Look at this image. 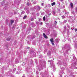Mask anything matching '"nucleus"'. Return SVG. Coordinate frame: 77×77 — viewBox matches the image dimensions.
<instances>
[{"mask_svg": "<svg viewBox=\"0 0 77 77\" xmlns=\"http://www.w3.org/2000/svg\"><path fill=\"white\" fill-rule=\"evenodd\" d=\"M43 35L44 38H46V39H47V38H48V37H47V36L46 35H45V33H43Z\"/></svg>", "mask_w": 77, "mask_h": 77, "instance_id": "1", "label": "nucleus"}, {"mask_svg": "<svg viewBox=\"0 0 77 77\" xmlns=\"http://www.w3.org/2000/svg\"><path fill=\"white\" fill-rule=\"evenodd\" d=\"M70 6L72 9V8H73V3H70Z\"/></svg>", "mask_w": 77, "mask_h": 77, "instance_id": "2", "label": "nucleus"}, {"mask_svg": "<svg viewBox=\"0 0 77 77\" xmlns=\"http://www.w3.org/2000/svg\"><path fill=\"white\" fill-rule=\"evenodd\" d=\"M14 22V20H11V25H12L13 23Z\"/></svg>", "mask_w": 77, "mask_h": 77, "instance_id": "3", "label": "nucleus"}, {"mask_svg": "<svg viewBox=\"0 0 77 77\" xmlns=\"http://www.w3.org/2000/svg\"><path fill=\"white\" fill-rule=\"evenodd\" d=\"M50 41L51 42H54V41L53 40V38H51L50 39Z\"/></svg>", "mask_w": 77, "mask_h": 77, "instance_id": "4", "label": "nucleus"}, {"mask_svg": "<svg viewBox=\"0 0 77 77\" xmlns=\"http://www.w3.org/2000/svg\"><path fill=\"white\" fill-rule=\"evenodd\" d=\"M56 4V3L55 2H54L51 4V5L53 6H54Z\"/></svg>", "mask_w": 77, "mask_h": 77, "instance_id": "5", "label": "nucleus"}, {"mask_svg": "<svg viewBox=\"0 0 77 77\" xmlns=\"http://www.w3.org/2000/svg\"><path fill=\"white\" fill-rule=\"evenodd\" d=\"M10 39H11V38H6L7 41H10Z\"/></svg>", "mask_w": 77, "mask_h": 77, "instance_id": "6", "label": "nucleus"}, {"mask_svg": "<svg viewBox=\"0 0 77 77\" xmlns=\"http://www.w3.org/2000/svg\"><path fill=\"white\" fill-rule=\"evenodd\" d=\"M26 17H27L26 15V16H25L24 17H23V19H25V18H26Z\"/></svg>", "mask_w": 77, "mask_h": 77, "instance_id": "7", "label": "nucleus"}, {"mask_svg": "<svg viewBox=\"0 0 77 77\" xmlns=\"http://www.w3.org/2000/svg\"><path fill=\"white\" fill-rule=\"evenodd\" d=\"M43 19L44 21H45V16H44V17H43Z\"/></svg>", "mask_w": 77, "mask_h": 77, "instance_id": "8", "label": "nucleus"}, {"mask_svg": "<svg viewBox=\"0 0 77 77\" xmlns=\"http://www.w3.org/2000/svg\"><path fill=\"white\" fill-rule=\"evenodd\" d=\"M53 42H52L51 44L53 45H54V43Z\"/></svg>", "mask_w": 77, "mask_h": 77, "instance_id": "9", "label": "nucleus"}, {"mask_svg": "<svg viewBox=\"0 0 77 77\" xmlns=\"http://www.w3.org/2000/svg\"><path fill=\"white\" fill-rule=\"evenodd\" d=\"M54 23L55 24H57V22L56 21H55Z\"/></svg>", "mask_w": 77, "mask_h": 77, "instance_id": "10", "label": "nucleus"}, {"mask_svg": "<svg viewBox=\"0 0 77 77\" xmlns=\"http://www.w3.org/2000/svg\"><path fill=\"white\" fill-rule=\"evenodd\" d=\"M27 5H28V6H29V3L28 2H27Z\"/></svg>", "mask_w": 77, "mask_h": 77, "instance_id": "11", "label": "nucleus"}, {"mask_svg": "<svg viewBox=\"0 0 77 77\" xmlns=\"http://www.w3.org/2000/svg\"><path fill=\"white\" fill-rule=\"evenodd\" d=\"M77 29H75V32H77Z\"/></svg>", "mask_w": 77, "mask_h": 77, "instance_id": "12", "label": "nucleus"}, {"mask_svg": "<svg viewBox=\"0 0 77 77\" xmlns=\"http://www.w3.org/2000/svg\"><path fill=\"white\" fill-rule=\"evenodd\" d=\"M66 20H64V23H66Z\"/></svg>", "mask_w": 77, "mask_h": 77, "instance_id": "13", "label": "nucleus"}, {"mask_svg": "<svg viewBox=\"0 0 77 77\" xmlns=\"http://www.w3.org/2000/svg\"><path fill=\"white\" fill-rule=\"evenodd\" d=\"M40 24H41V25H42V23L41 22Z\"/></svg>", "mask_w": 77, "mask_h": 77, "instance_id": "14", "label": "nucleus"}, {"mask_svg": "<svg viewBox=\"0 0 77 77\" xmlns=\"http://www.w3.org/2000/svg\"><path fill=\"white\" fill-rule=\"evenodd\" d=\"M42 5H44V3H42Z\"/></svg>", "mask_w": 77, "mask_h": 77, "instance_id": "15", "label": "nucleus"}, {"mask_svg": "<svg viewBox=\"0 0 77 77\" xmlns=\"http://www.w3.org/2000/svg\"><path fill=\"white\" fill-rule=\"evenodd\" d=\"M76 11H77V8H76Z\"/></svg>", "mask_w": 77, "mask_h": 77, "instance_id": "16", "label": "nucleus"}, {"mask_svg": "<svg viewBox=\"0 0 77 77\" xmlns=\"http://www.w3.org/2000/svg\"><path fill=\"white\" fill-rule=\"evenodd\" d=\"M28 48H27V49Z\"/></svg>", "mask_w": 77, "mask_h": 77, "instance_id": "17", "label": "nucleus"}, {"mask_svg": "<svg viewBox=\"0 0 77 77\" xmlns=\"http://www.w3.org/2000/svg\"><path fill=\"white\" fill-rule=\"evenodd\" d=\"M63 17H64L65 16H63Z\"/></svg>", "mask_w": 77, "mask_h": 77, "instance_id": "18", "label": "nucleus"}, {"mask_svg": "<svg viewBox=\"0 0 77 77\" xmlns=\"http://www.w3.org/2000/svg\"><path fill=\"white\" fill-rule=\"evenodd\" d=\"M31 20H33V19H32Z\"/></svg>", "mask_w": 77, "mask_h": 77, "instance_id": "19", "label": "nucleus"}, {"mask_svg": "<svg viewBox=\"0 0 77 77\" xmlns=\"http://www.w3.org/2000/svg\"><path fill=\"white\" fill-rule=\"evenodd\" d=\"M31 20H33V19H32Z\"/></svg>", "mask_w": 77, "mask_h": 77, "instance_id": "20", "label": "nucleus"}]
</instances>
